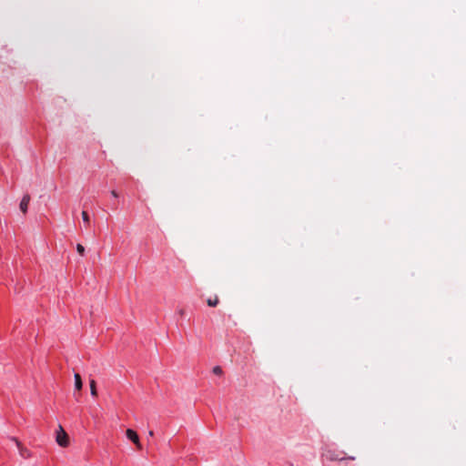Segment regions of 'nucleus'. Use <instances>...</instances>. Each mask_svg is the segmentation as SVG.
I'll use <instances>...</instances> for the list:
<instances>
[{
  "label": "nucleus",
  "instance_id": "9d476101",
  "mask_svg": "<svg viewBox=\"0 0 466 466\" xmlns=\"http://www.w3.org/2000/svg\"><path fill=\"white\" fill-rule=\"evenodd\" d=\"M76 250H77V252L79 253L80 256L83 257L85 255V248L83 247V245L77 244L76 245Z\"/></svg>",
  "mask_w": 466,
  "mask_h": 466
},
{
  "label": "nucleus",
  "instance_id": "0eeeda50",
  "mask_svg": "<svg viewBox=\"0 0 466 466\" xmlns=\"http://www.w3.org/2000/svg\"><path fill=\"white\" fill-rule=\"evenodd\" d=\"M219 302V299L218 298V296H215L213 299L212 298H209L207 299V304L209 306V307H216Z\"/></svg>",
  "mask_w": 466,
  "mask_h": 466
},
{
  "label": "nucleus",
  "instance_id": "1a4fd4ad",
  "mask_svg": "<svg viewBox=\"0 0 466 466\" xmlns=\"http://www.w3.org/2000/svg\"><path fill=\"white\" fill-rule=\"evenodd\" d=\"M213 373H214L215 375L220 376V375H222L223 370H222V369H221V367H220V366H215V367L213 368Z\"/></svg>",
  "mask_w": 466,
  "mask_h": 466
},
{
  "label": "nucleus",
  "instance_id": "9b49d317",
  "mask_svg": "<svg viewBox=\"0 0 466 466\" xmlns=\"http://www.w3.org/2000/svg\"><path fill=\"white\" fill-rule=\"evenodd\" d=\"M110 193H111L112 197H114V198H118L119 197L117 191L115 190V189L111 190Z\"/></svg>",
  "mask_w": 466,
  "mask_h": 466
},
{
  "label": "nucleus",
  "instance_id": "7ed1b4c3",
  "mask_svg": "<svg viewBox=\"0 0 466 466\" xmlns=\"http://www.w3.org/2000/svg\"><path fill=\"white\" fill-rule=\"evenodd\" d=\"M126 435L128 440H130L134 444H136V446L138 450H142V446H141L139 437H138V434L137 433V431H135L132 429H127L126 431Z\"/></svg>",
  "mask_w": 466,
  "mask_h": 466
},
{
  "label": "nucleus",
  "instance_id": "423d86ee",
  "mask_svg": "<svg viewBox=\"0 0 466 466\" xmlns=\"http://www.w3.org/2000/svg\"><path fill=\"white\" fill-rule=\"evenodd\" d=\"M89 386H90V393L94 398H97V390H96V382L95 380L91 379L89 380Z\"/></svg>",
  "mask_w": 466,
  "mask_h": 466
},
{
  "label": "nucleus",
  "instance_id": "20e7f679",
  "mask_svg": "<svg viewBox=\"0 0 466 466\" xmlns=\"http://www.w3.org/2000/svg\"><path fill=\"white\" fill-rule=\"evenodd\" d=\"M30 199H31V197L29 194H25L21 199V202H20V205H19V208H20V210L25 214L27 212V209H28V205H29V202H30Z\"/></svg>",
  "mask_w": 466,
  "mask_h": 466
},
{
  "label": "nucleus",
  "instance_id": "39448f33",
  "mask_svg": "<svg viewBox=\"0 0 466 466\" xmlns=\"http://www.w3.org/2000/svg\"><path fill=\"white\" fill-rule=\"evenodd\" d=\"M74 379H75V388L76 390H82V387H83V382H82V379H81V376L79 373H75L74 375Z\"/></svg>",
  "mask_w": 466,
  "mask_h": 466
},
{
  "label": "nucleus",
  "instance_id": "6e6552de",
  "mask_svg": "<svg viewBox=\"0 0 466 466\" xmlns=\"http://www.w3.org/2000/svg\"><path fill=\"white\" fill-rule=\"evenodd\" d=\"M82 218H83V221L86 224V225H89L90 223V218H89V215L86 211L83 210L82 211Z\"/></svg>",
  "mask_w": 466,
  "mask_h": 466
},
{
  "label": "nucleus",
  "instance_id": "f257e3e1",
  "mask_svg": "<svg viewBox=\"0 0 466 466\" xmlns=\"http://www.w3.org/2000/svg\"><path fill=\"white\" fill-rule=\"evenodd\" d=\"M9 440L15 443L21 457H23L24 459H28L31 457L30 451L27 448L24 447L22 442L16 437H9Z\"/></svg>",
  "mask_w": 466,
  "mask_h": 466
},
{
  "label": "nucleus",
  "instance_id": "f03ea898",
  "mask_svg": "<svg viewBox=\"0 0 466 466\" xmlns=\"http://www.w3.org/2000/svg\"><path fill=\"white\" fill-rule=\"evenodd\" d=\"M56 442L61 447H66L69 444L68 435L66 434V432L63 430V428L61 426H59V431H57V434H56Z\"/></svg>",
  "mask_w": 466,
  "mask_h": 466
},
{
  "label": "nucleus",
  "instance_id": "f8f14e48",
  "mask_svg": "<svg viewBox=\"0 0 466 466\" xmlns=\"http://www.w3.org/2000/svg\"><path fill=\"white\" fill-rule=\"evenodd\" d=\"M149 435L150 436H153L154 435V432L152 431H149Z\"/></svg>",
  "mask_w": 466,
  "mask_h": 466
}]
</instances>
